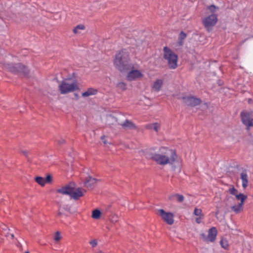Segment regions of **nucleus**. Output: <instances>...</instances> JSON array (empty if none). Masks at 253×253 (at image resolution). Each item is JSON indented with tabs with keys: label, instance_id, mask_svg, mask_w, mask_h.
<instances>
[{
	"label": "nucleus",
	"instance_id": "18",
	"mask_svg": "<svg viewBox=\"0 0 253 253\" xmlns=\"http://www.w3.org/2000/svg\"><path fill=\"white\" fill-rule=\"evenodd\" d=\"M163 84V82L162 80L157 79L154 82L153 88L156 91H159L160 90L162 85Z\"/></svg>",
	"mask_w": 253,
	"mask_h": 253
},
{
	"label": "nucleus",
	"instance_id": "30",
	"mask_svg": "<svg viewBox=\"0 0 253 253\" xmlns=\"http://www.w3.org/2000/svg\"><path fill=\"white\" fill-rule=\"evenodd\" d=\"M45 184V183H51L52 181V176L50 174H48L46 175L44 179Z\"/></svg>",
	"mask_w": 253,
	"mask_h": 253
},
{
	"label": "nucleus",
	"instance_id": "1",
	"mask_svg": "<svg viewBox=\"0 0 253 253\" xmlns=\"http://www.w3.org/2000/svg\"><path fill=\"white\" fill-rule=\"evenodd\" d=\"M114 64L121 72L127 71L133 68L130 63L129 53L126 49H122L116 54Z\"/></svg>",
	"mask_w": 253,
	"mask_h": 253
},
{
	"label": "nucleus",
	"instance_id": "3",
	"mask_svg": "<svg viewBox=\"0 0 253 253\" xmlns=\"http://www.w3.org/2000/svg\"><path fill=\"white\" fill-rule=\"evenodd\" d=\"M57 193H61L63 195H67L70 196L71 198L75 200H78L80 197L84 196V193L86 190L83 188H75V183L71 182L68 184L56 190Z\"/></svg>",
	"mask_w": 253,
	"mask_h": 253
},
{
	"label": "nucleus",
	"instance_id": "19",
	"mask_svg": "<svg viewBox=\"0 0 253 253\" xmlns=\"http://www.w3.org/2000/svg\"><path fill=\"white\" fill-rule=\"evenodd\" d=\"M97 90L94 89L93 88H89L87 89V91L83 92L82 93V96L83 97H87L90 95H95L97 93Z\"/></svg>",
	"mask_w": 253,
	"mask_h": 253
},
{
	"label": "nucleus",
	"instance_id": "35",
	"mask_svg": "<svg viewBox=\"0 0 253 253\" xmlns=\"http://www.w3.org/2000/svg\"><path fill=\"white\" fill-rule=\"evenodd\" d=\"M63 209L67 211V212H69L70 213H72V212L71 211V208L69 205H65L63 207Z\"/></svg>",
	"mask_w": 253,
	"mask_h": 253
},
{
	"label": "nucleus",
	"instance_id": "32",
	"mask_svg": "<svg viewBox=\"0 0 253 253\" xmlns=\"http://www.w3.org/2000/svg\"><path fill=\"white\" fill-rule=\"evenodd\" d=\"M216 8H218L216 6H215L213 4H212L211 5H210L208 6V9L211 12L212 14H214L213 13L215 12V9Z\"/></svg>",
	"mask_w": 253,
	"mask_h": 253
},
{
	"label": "nucleus",
	"instance_id": "10",
	"mask_svg": "<svg viewBox=\"0 0 253 253\" xmlns=\"http://www.w3.org/2000/svg\"><path fill=\"white\" fill-rule=\"evenodd\" d=\"M236 198L238 200L240 201V203L238 205H234L231 207V210L235 213H238L243 210V206L245 201L247 199V196L242 193L238 194L236 195Z\"/></svg>",
	"mask_w": 253,
	"mask_h": 253
},
{
	"label": "nucleus",
	"instance_id": "41",
	"mask_svg": "<svg viewBox=\"0 0 253 253\" xmlns=\"http://www.w3.org/2000/svg\"><path fill=\"white\" fill-rule=\"evenodd\" d=\"M18 246L19 247H20V248H21V247H22V246H21V244H20V243H18Z\"/></svg>",
	"mask_w": 253,
	"mask_h": 253
},
{
	"label": "nucleus",
	"instance_id": "4",
	"mask_svg": "<svg viewBox=\"0 0 253 253\" xmlns=\"http://www.w3.org/2000/svg\"><path fill=\"white\" fill-rule=\"evenodd\" d=\"M3 68L13 74L22 75L26 78L29 77L30 74L28 67L21 63H4Z\"/></svg>",
	"mask_w": 253,
	"mask_h": 253
},
{
	"label": "nucleus",
	"instance_id": "22",
	"mask_svg": "<svg viewBox=\"0 0 253 253\" xmlns=\"http://www.w3.org/2000/svg\"><path fill=\"white\" fill-rule=\"evenodd\" d=\"M220 244L222 248L225 250L229 249V244L228 241L225 238H221L220 241Z\"/></svg>",
	"mask_w": 253,
	"mask_h": 253
},
{
	"label": "nucleus",
	"instance_id": "14",
	"mask_svg": "<svg viewBox=\"0 0 253 253\" xmlns=\"http://www.w3.org/2000/svg\"><path fill=\"white\" fill-rule=\"evenodd\" d=\"M97 181V179L89 176L85 179L84 182V186L88 189L92 190L95 187Z\"/></svg>",
	"mask_w": 253,
	"mask_h": 253
},
{
	"label": "nucleus",
	"instance_id": "27",
	"mask_svg": "<svg viewBox=\"0 0 253 253\" xmlns=\"http://www.w3.org/2000/svg\"><path fill=\"white\" fill-rule=\"evenodd\" d=\"M194 214L196 216H204V214L203 213L202 210L196 208L194 209Z\"/></svg>",
	"mask_w": 253,
	"mask_h": 253
},
{
	"label": "nucleus",
	"instance_id": "23",
	"mask_svg": "<svg viewBox=\"0 0 253 253\" xmlns=\"http://www.w3.org/2000/svg\"><path fill=\"white\" fill-rule=\"evenodd\" d=\"M35 181L41 186H44L45 185L44 178L41 176H37L35 178Z\"/></svg>",
	"mask_w": 253,
	"mask_h": 253
},
{
	"label": "nucleus",
	"instance_id": "13",
	"mask_svg": "<svg viewBox=\"0 0 253 253\" xmlns=\"http://www.w3.org/2000/svg\"><path fill=\"white\" fill-rule=\"evenodd\" d=\"M143 77V74L138 70H132L129 72L126 76V79L128 81H132Z\"/></svg>",
	"mask_w": 253,
	"mask_h": 253
},
{
	"label": "nucleus",
	"instance_id": "37",
	"mask_svg": "<svg viewBox=\"0 0 253 253\" xmlns=\"http://www.w3.org/2000/svg\"><path fill=\"white\" fill-rule=\"evenodd\" d=\"M65 142H66L65 140L63 138H61L57 140V143L59 145L64 144L65 143Z\"/></svg>",
	"mask_w": 253,
	"mask_h": 253
},
{
	"label": "nucleus",
	"instance_id": "29",
	"mask_svg": "<svg viewBox=\"0 0 253 253\" xmlns=\"http://www.w3.org/2000/svg\"><path fill=\"white\" fill-rule=\"evenodd\" d=\"M110 220L112 223H116L118 220V216L116 214H112L110 216Z\"/></svg>",
	"mask_w": 253,
	"mask_h": 253
},
{
	"label": "nucleus",
	"instance_id": "17",
	"mask_svg": "<svg viewBox=\"0 0 253 253\" xmlns=\"http://www.w3.org/2000/svg\"><path fill=\"white\" fill-rule=\"evenodd\" d=\"M176 199L177 202L179 203H181L183 202L184 200V197L182 195L179 194H174L173 195H170L169 197V199L170 201H173L175 199Z\"/></svg>",
	"mask_w": 253,
	"mask_h": 253
},
{
	"label": "nucleus",
	"instance_id": "12",
	"mask_svg": "<svg viewBox=\"0 0 253 253\" xmlns=\"http://www.w3.org/2000/svg\"><path fill=\"white\" fill-rule=\"evenodd\" d=\"M159 215L168 224L172 225L174 222V215L171 212H166L164 210L160 209L158 211Z\"/></svg>",
	"mask_w": 253,
	"mask_h": 253
},
{
	"label": "nucleus",
	"instance_id": "36",
	"mask_svg": "<svg viewBox=\"0 0 253 253\" xmlns=\"http://www.w3.org/2000/svg\"><path fill=\"white\" fill-rule=\"evenodd\" d=\"M21 153L27 158L28 162H31L30 159L28 158V152L27 151L21 150Z\"/></svg>",
	"mask_w": 253,
	"mask_h": 253
},
{
	"label": "nucleus",
	"instance_id": "42",
	"mask_svg": "<svg viewBox=\"0 0 253 253\" xmlns=\"http://www.w3.org/2000/svg\"><path fill=\"white\" fill-rule=\"evenodd\" d=\"M75 96L77 97V98H78V94H75Z\"/></svg>",
	"mask_w": 253,
	"mask_h": 253
},
{
	"label": "nucleus",
	"instance_id": "43",
	"mask_svg": "<svg viewBox=\"0 0 253 253\" xmlns=\"http://www.w3.org/2000/svg\"><path fill=\"white\" fill-rule=\"evenodd\" d=\"M25 253H30L29 251H26Z\"/></svg>",
	"mask_w": 253,
	"mask_h": 253
},
{
	"label": "nucleus",
	"instance_id": "15",
	"mask_svg": "<svg viewBox=\"0 0 253 253\" xmlns=\"http://www.w3.org/2000/svg\"><path fill=\"white\" fill-rule=\"evenodd\" d=\"M120 125L124 129H136L137 128L135 125L128 120H126L123 123L121 124Z\"/></svg>",
	"mask_w": 253,
	"mask_h": 253
},
{
	"label": "nucleus",
	"instance_id": "33",
	"mask_svg": "<svg viewBox=\"0 0 253 253\" xmlns=\"http://www.w3.org/2000/svg\"><path fill=\"white\" fill-rule=\"evenodd\" d=\"M65 215V216H68V215H67V214H66L62 212V210H61V205H60V206H59V210H58V211H57V217H61V216H62V215Z\"/></svg>",
	"mask_w": 253,
	"mask_h": 253
},
{
	"label": "nucleus",
	"instance_id": "25",
	"mask_svg": "<svg viewBox=\"0 0 253 253\" xmlns=\"http://www.w3.org/2000/svg\"><path fill=\"white\" fill-rule=\"evenodd\" d=\"M160 127V126L158 123H154L150 124L148 126V128L153 129L156 131H158Z\"/></svg>",
	"mask_w": 253,
	"mask_h": 253
},
{
	"label": "nucleus",
	"instance_id": "2",
	"mask_svg": "<svg viewBox=\"0 0 253 253\" xmlns=\"http://www.w3.org/2000/svg\"><path fill=\"white\" fill-rule=\"evenodd\" d=\"M177 156L175 150L166 149L163 154H152L150 159L160 165H166L168 164H172L177 159Z\"/></svg>",
	"mask_w": 253,
	"mask_h": 253
},
{
	"label": "nucleus",
	"instance_id": "31",
	"mask_svg": "<svg viewBox=\"0 0 253 253\" xmlns=\"http://www.w3.org/2000/svg\"><path fill=\"white\" fill-rule=\"evenodd\" d=\"M61 239V236L60 235V233L59 231H57L55 233V236L54 237V240L55 242L59 241Z\"/></svg>",
	"mask_w": 253,
	"mask_h": 253
},
{
	"label": "nucleus",
	"instance_id": "26",
	"mask_svg": "<svg viewBox=\"0 0 253 253\" xmlns=\"http://www.w3.org/2000/svg\"><path fill=\"white\" fill-rule=\"evenodd\" d=\"M117 87L123 91L126 89V84L124 82H120L117 84Z\"/></svg>",
	"mask_w": 253,
	"mask_h": 253
},
{
	"label": "nucleus",
	"instance_id": "9",
	"mask_svg": "<svg viewBox=\"0 0 253 253\" xmlns=\"http://www.w3.org/2000/svg\"><path fill=\"white\" fill-rule=\"evenodd\" d=\"M217 234V230L214 227H212L209 229L208 231V236L204 233H202L200 236L202 238L203 241L206 242H213L216 239V237Z\"/></svg>",
	"mask_w": 253,
	"mask_h": 253
},
{
	"label": "nucleus",
	"instance_id": "5",
	"mask_svg": "<svg viewBox=\"0 0 253 253\" xmlns=\"http://www.w3.org/2000/svg\"><path fill=\"white\" fill-rule=\"evenodd\" d=\"M164 58L167 60L169 68L174 69L177 67V55L169 48L165 46L163 48Z\"/></svg>",
	"mask_w": 253,
	"mask_h": 253
},
{
	"label": "nucleus",
	"instance_id": "11",
	"mask_svg": "<svg viewBox=\"0 0 253 253\" xmlns=\"http://www.w3.org/2000/svg\"><path fill=\"white\" fill-rule=\"evenodd\" d=\"M183 102L190 107H195L202 103V100L193 96H186L182 97Z\"/></svg>",
	"mask_w": 253,
	"mask_h": 253
},
{
	"label": "nucleus",
	"instance_id": "21",
	"mask_svg": "<svg viewBox=\"0 0 253 253\" xmlns=\"http://www.w3.org/2000/svg\"><path fill=\"white\" fill-rule=\"evenodd\" d=\"M101 212L100 210L98 209H95L92 211V218L97 219H99L101 216Z\"/></svg>",
	"mask_w": 253,
	"mask_h": 253
},
{
	"label": "nucleus",
	"instance_id": "24",
	"mask_svg": "<svg viewBox=\"0 0 253 253\" xmlns=\"http://www.w3.org/2000/svg\"><path fill=\"white\" fill-rule=\"evenodd\" d=\"M85 29V26L84 25L80 24L78 25L77 26H76L73 30V32L74 34H77L79 33V30H84Z\"/></svg>",
	"mask_w": 253,
	"mask_h": 253
},
{
	"label": "nucleus",
	"instance_id": "20",
	"mask_svg": "<svg viewBox=\"0 0 253 253\" xmlns=\"http://www.w3.org/2000/svg\"><path fill=\"white\" fill-rule=\"evenodd\" d=\"M187 34L183 31H181L178 35V44L179 46H182L183 44V40L186 38Z\"/></svg>",
	"mask_w": 253,
	"mask_h": 253
},
{
	"label": "nucleus",
	"instance_id": "39",
	"mask_svg": "<svg viewBox=\"0 0 253 253\" xmlns=\"http://www.w3.org/2000/svg\"><path fill=\"white\" fill-rule=\"evenodd\" d=\"M101 139L103 141V142L105 144H107V141H106V138H105V136L104 135L102 136L101 137Z\"/></svg>",
	"mask_w": 253,
	"mask_h": 253
},
{
	"label": "nucleus",
	"instance_id": "40",
	"mask_svg": "<svg viewBox=\"0 0 253 253\" xmlns=\"http://www.w3.org/2000/svg\"><path fill=\"white\" fill-rule=\"evenodd\" d=\"M10 235H11V238L13 239L14 237V234H11Z\"/></svg>",
	"mask_w": 253,
	"mask_h": 253
},
{
	"label": "nucleus",
	"instance_id": "6",
	"mask_svg": "<svg viewBox=\"0 0 253 253\" xmlns=\"http://www.w3.org/2000/svg\"><path fill=\"white\" fill-rule=\"evenodd\" d=\"M69 79H66L62 81L59 84V91L61 94H66L69 92H73L79 89V86L76 82L69 84L66 82Z\"/></svg>",
	"mask_w": 253,
	"mask_h": 253
},
{
	"label": "nucleus",
	"instance_id": "38",
	"mask_svg": "<svg viewBox=\"0 0 253 253\" xmlns=\"http://www.w3.org/2000/svg\"><path fill=\"white\" fill-rule=\"evenodd\" d=\"M204 217V216H199V217H197L196 218V222L198 224L200 223L201 222V219H203Z\"/></svg>",
	"mask_w": 253,
	"mask_h": 253
},
{
	"label": "nucleus",
	"instance_id": "28",
	"mask_svg": "<svg viewBox=\"0 0 253 253\" xmlns=\"http://www.w3.org/2000/svg\"><path fill=\"white\" fill-rule=\"evenodd\" d=\"M228 192L230 194L235 195V196L238 194V190L236 188H235L234 186H232V187L229 188L228 190Z\"/></svg>",
	"mask_w": 253,
	"mask_h": 253
},
{
	"label": "nucleus",
	"instance_id": "8",
	"mask_svg": "<svg viewBox=\"0 0 253 253\" xmlns=\"http://www.w3.org/2000/svg\"><path fill=\"white\" fill-rule=\"evenodd\" d=\"M241 117L247 129L253 127V111H243L241 113Z\"/></svg>",
	"mask_w": 253,
	"mask_h": 253
},
{
	"label": "nucleus",
	"instance_id": "7",
	"mask_svg": "<svg viewBox=\"0 0 253 253\" xmlns=\"http://www.w3.org/2000/svg\"><path fill=\"white\" fill-rule=\"evenodd\" d=\"M217 15L215 14H211L205 17L202 20V23L204 27L208 32L212 30V27L217 22Z\"/></svg>",
	"mask_w": 253,
	"mask_h": 253
},
{
	"label": "nucleus",
	"instance_id": "34",
	"mask_svg": "<svg viewBox=\"0 0 253 253\" xmlns=\"http://www.w3.org/2000/svg\"><path fill=\"white\" fill-rule=\"evenodd\" d=\"M89 244L92 246V248H95L97 245V241L96 239H93L89 241Z\"/></svg>",
	"mask_w": 253,
	"mask_h": 253
},
{
	"label": "nucleus",
	"instance_id": "16",
	"mask_svg": "<svg viewBox=\"0 0 253 253\" xmlns=\"http://www.w3.org/2000/svg\"><path fill=\"white\" fill-rule=\"evenodd\" d=\"M240 178L242 180V186L245 189L248 186L249 183L248 176L246 169L243 170L241 173Z\"/></svg>",
	"mask_w": 253,
	"mask_h": 253
}]
</instances>
